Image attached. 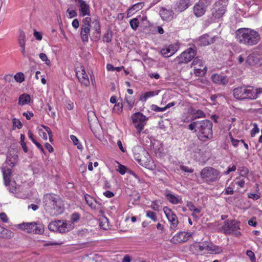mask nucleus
I'll list each match as a JSON object with an SVG mask.
<instances>
[{
  "instance_id": "nucleus-1",
  "label": "nucleus",
  "mask_w": 262,
  "mask_h": 262,
  "mask_svg": "<svg viewBox=\"0 0 262 262\" xmlns=\"http://www.w3.org/2000/svg\"><path fill=\"white\" fill-rule=\"evenodd\" d=\"M235 33L237 41L246 46L255 45L260 39L259 34L257 31L249 28L238 29Z\"/></svg>"
},
{
  "instance_id": "nucleus-2",
  "label": "nucleus",
  "mask_w": 262,
  "mask_h": 262,
  "mask_svg": "<svg viewBox=\"0 0 262 262\" xmlns=\"http://www.w3.org/2000/svg\"><path fill=\"white\" fill-rule=\"evenodd\" d=\"M43 203L45 208L48 211L63 212L64 208L63 202L57 194L48 193L43 195Z\"/></svg>"
},
{
  "instance_id": "nucleus-3",
  "label": "nucleus",
  "mask_w": 262,
  "mask_h": 262,
  "mask_svg": "<svg viewBox=\"0 0 262 262\" xmlns=\"http://www.w3.org/2000/svg\"><path fill=\"white\" fill-rule=\"evenodd\" d=\"M190 250L193 253H197L200 254L205 253L204 251L215 254H221L223 252L222 247L215 245L212 243L208 241L195 243L190 246Z\"/></svg>"
},
{
  "instance_id": "nucleus-4",
  "label": "nucleus",
  "mask_w": 262,
  "mask_h": 262,
  "mask_svg": "<svg viewBox=\"0 0 262 262\" xmlns=\"http://www.w3.org/2000/svg\"><path fill=\"white\" fill-rule=\"evenodd\" d=\"M198 129H196L197 136L200 140L207 141L212 138V122L209 120L199 121Z\"/></svg>"
},
{
  "instance_id": "nucleus-5",
  "label": "nucleus",
  "mask_w": 262,
  "mask_h": 262,
  "mask_svg": "<svg viewBox=\"0 0 262 262\" xmlns=\"http://www.w3.org/2000/svg\"><path fill=\"white\" fill-rule=\"evenodd\" d=\"M233 95L238 100H253L255 95L254 86L248 85L238 86L233 89Z\"/></svg>"
},
{
  "instance_id": "nucleus-6",
  "label": "nucleus",
  "mask_w": 262,
  "mask_h": 262,
  "mask_svg": "<svg viewBox=\"0 0 262 262\" xmlns=\"http://www.w3.org/2000/svg\"><path fill=\"white\" fill-rule=\"evenodd\" d=\"M134 158L142 166L150 169L152 167V160L148 152L143 148L137 147L133 149Z\"/></svg>"
},
{
  "instance_id": "nucleus-7",
  "label": "nucleus",
  "mask_w": 262,
  "mask_h": 262,
  "mask_svg": "<svg viewBox=\"0 0 262 262\" xmlns=\"http://www.w3.org/2000/svg\"><path fill=\"white\" fill-rule=\"evenodd\" d=\"M200 177L204 182L209 184L219 180L220 178V172L213 167H205L201 170Z\"/></svg>"
},
{
  "instance_id": "nucleus-8",
  "label": "nucleus",
  "mask_w": 262,
  "mask_h": 262,
  "mask_svg": "<svg viewBox=\"0 0 262 262\" xmlns=\"http://www.w3.org/2000/svg\"><path fill=\"white\" fill-rule=\"evenodd\" d=\"M228 0H216L211 9L212 17L216 19L222 18L227 11Z\"/></svg>"
},
{
  "instance_id": "nucleus-9",
  "label": "nucleus",
  "mask_w": 262,
  "mask_h": 262,
  "mask_svg": "<svg viewBox=\"0 0 262 262\" xmlns=\"http://www.w3.org/2000/svg\"><path fill=\"white\" fill-rule=\"evenodd\" d=\"M74 226L70 222L66 221H55L51 222L48 225L49 229L51 231L59 233H66L72 229Z\"/></svg>"
},
{
  "instance_id": "nucleus-10",
  "label": "nucleus",
  "mask_w": 262,
  "mask_h": 262,
  "mask_svg": "<svg viewBox=\"0 0 262 262\" xmlns=\"http://www.w3.org/2000/svg\"><path fill=\"white\" fill-rule=\"evenodd\" d=\"M239 222L234 220L225 223L222 227V230L226 234H232L239 237L241 233L239 231Z\"/></svg>"
},
{
  "instance_id": "nucleus-11",
  "label": "nucleus",
  "mask_w": 262,
  "mask_h": 262,
  "mask_svg": "<svg viewBox=\"0 0 262 262\" xmlns=\"http://www.w3.org/2000/svg\"><path fill=\"white\" fill-rule=\"evenodd\" d=\"M16 227L28 233L41 234L43 232V228L35 222L23 223L17 224Z\"/></svg>"
},
{
  "instance_id": "nucleus-12",
  "label": "nucleus",
  "mask_w": 262,
  "mask_h": 262,
  "mask_svg": "<svg viewBox=\"0 0 262 262\" xmlns=\"http://www.w3.org/2000/svg\"><path fill=\"white\" fill-rule=\"evenodd\" d=\"M196 53V47H190L177 56L174 60L178 64L187 63L194 58Z\"/></svg>"
},
{
  "instance_id": "nucleus-13",
  "label": "nucleus",
  "mask_w": 262,
  "mask_h": 262,
  "mask_svg": "<svg viewBox=\"0 0 262 262\" xmlns=\"http://www.w3.org/2000/svg\"><path fill=\"white\" fill-rule=\"evenodd\" d=\"M132 119L135 127L137 129L138 134H140L143 130L148 118L142 113L138 112L133 115Z\"/></svg>"
},
{
  "instance_id": "nucleus-14",
  "label": "nucleus",
  "mask_w": 262,
  "mask_h": 262,
  "mask_svg": "<svg viewBox=\"0 0 262 262\" xmlns=\"http://www.w3.org/2000/svg\"><path fill=\"white\" fill-rule=\"evenodd\" d=\"M91 23L92 19L90 17H86L82 19L80 37L82 42L84 43L87 42L89 41Z\"/></svg>"
},
{
  "instance_id": "nucleus-15",
  "label": "nucleus",
  "mask_w": 262,
  "mask_h": 262,
  "mask_svg": "<svg viewBox=\"0 0 262 262\" xmlns=\"http://www.w3.org/2000/svg\"><path fill=\"white\" fill-rule=\"evenodd\" d=\"M211 1L212 0H200L195 3L193 8L194 15L197 17L204 15Z\"/></svg>"
},
{
  "instance_id": "nucleus-16",
  "label": "nucleus",
  "mask_w": 262,
  "mask_h": 262,
  "mask_svg": "<svg viewBox=\"0 0 262 262\" xmlns=\"http://www.w3.org/2000/svg\"><path fill=\"white\" fill-rule=\"evenodd\" d=\"M192 236V233L184 231L179 232L174 235L170 239V242L174 244L184 243L189 239Z\"/></svg>"
},
{
  "instance_id": "nucleus-17",
  "label": "nucleus",
  "mask_w": 262,
  "mask_h": 262,
  "mask_svg": "<svg viewBox=\"0 0 262 262\" xmlns=\"http://www.w3.org/2000/svg\"><path fill=\"white\" fill-rule=\"evenodd\" d=\"M78 3L79 12L80 16H90L91 14L90 6L83 0H75Z\"/></svg>"
},
{
  "instance_id": "nucleus-18",
  "label": "nucleus",
  "mask_w": 262,
  "mask_h": 262,
  "mask_svg": "<svg viewBox=\"0 0 262 262\" xmlns=\"http://www.w3.org/2000/svg\"><path fill=\"white\" fill-rule=\"evenodd\" d=\"M76 76L81 84L85 86L90 84V80L83 67L81 66L79 70L76 71Z\"/></svg>"
},
{
  "instance_id": "nucleus-19",
  "label": "nucleus",
  "mask_w": 262,
  "mask_h": 262,
  "mask_svg": "<svg viewBox=\"0 0 262 262\" xmlns=\"http://www.w3.org/2000/svg\"><path fill=\"white\" fill-rule=\"evenodd\" d=\"M179 46L178 44H171L161 49V54L165 57H169L173 55L179 49Z\"/></svg>"
},
{
  "instance_id": "nucleus-20",
  "label": "nucleus",
  "mask_w": 262,
  "mask_h": 262,
  "mask_svg": "<svg viewBox=\"0 0 262 262\" xmlns=\"http://www.w3.org/2000/svg\"><path fill=\"white\" fill-rule=\"evenodd\" d=\"M160 15L162 20L170 21L173 18L174 13L172 10L162 8L160 11Z\"/></svg>"
},
{
  "instance_id": "nucleus-21",
  "label": "nucleus",
  "mask_w": 262,
  "mask_h": 262,
  "mask_svg": "<svg viewBox=\"0 0 262 262\" xmlns=\"http://www.w3.org/2000/svg\"><path fill=\"white\" fill-rule=\"evenodd\" d=\"M85 200L87 204L93 209L96 210L100 209L101 204L98 203L93 197L86 194L84 195Z\"/></svg>"
},
{
  "instance_id": "nucleus-22",
  "label": "nucleus",
  "mask_w": 262,
  "mask_h": 262,
  "mask_svg": "<svg viewBox=\"0 0 262 262\" xmlns=\"http://www.w3.org/2000/svg\"><path fill=\"white\" fill-rule=\"evenodd\" d=\"M212 81L219 85H225L228 83V79L226 76L217 74H214L211 76Z\"/></svg>"
},
{
  "instance_id": "nucleus-23",
  "label": "nucleus",
  "mask_w": 262,
  "mask_h": 262,
  "mask_svg": "<svg viewBox=\"0 0 262 262\" xmlns=\"http://www.w3.org/2000/svg\"><path fill=\"white\" fill-rule=\"evenodd\" d=\"M215 41L214 37H210L208 34L201 36L199 40V44L202 46H206L213 43Z\"/></svg>"
},
{
  "instance_id": "nucleus-24",
  "label": "nucleus",
  "mask_w": 262,
  "mask_h": 262,
  "mask_svg": "<svg viewBox=\"0 0 262 262\" xmlns=\"http://www.w3.org/2000/svg\"><path fill=\"white\" fill-rule=\"evenodd\" d=\"M2 170L4 180V183L6 186H8L10 185L11 182L12 170L11 169L5 168H3Z\"/></svg>"
},
{
  "instance_id": "nucleus-25",
  "label": "nucleus",
  "mask_w": 262,
  "mask_h": 262,
  "mask_svg": "<svg viewBox=\"0 0 262 262\" xmlns=\"http://www.w3.org/2000/svg\"><path fill=\"white\" fill-rule=\"evenodd\" d=\"M14 233L0 226V238H11L13 237Z\"/></svg>"
},
{
  "instance_id": "nucleus-26",
  "label": "nucleus",
  "mask_w": 262,
  "mask_h": 262,
  "mask_svg": "<svg viewBox=\"0 0 262 262\" xmlns=\"http://www.w3.org/2000/svg\"><path fill=\"white\" fill-rule=\"evenodd\" d=\"M166 199L171 203L173 204H178L182 203V199L179 196L174 195L170 193L165 194Z\"/></svg>"
},
{
  "instance_id": "nucleus-27",
  "label": "nucleus",
  "mask_w": 262,
  "mask_h": 262,
  "mask_svg": "<svg viewBox=\"0 0 262 262\" xmlns=\"http://www.w3.org/2000/svg\"><path fill=\"white\" fill-rule=\"evenodd\" d=\"M170 223V228L174 229L178 224V219L176 214H165Z\"/></svg>"
},
{
  "instance_id": "nucleus-28",
  "label": "nucleus",
  "mask_w": 262,
  "mask_h": 262,
  "mask_svg": "<svg viewBox=\"0 0 262 262\" xmlns=\"http://www.w3.org/2000/svg\"><path fill=\"white\" fill-rule=\"evenodd\" d=\"M92 29L95 31L94 33L96 37H99L101 34V26L100 23L98 19H94L92 21Z\"/></svg>"
},
{
  "instance_id": "nucleus-29",
  "label": "nucleus",
  "mask_w": 262,
  "mask_h": 262,
  "mask_svg": "<svg viewBox=\"0 0 262 262\" xmlns=\"http://www.w3.org/2000/svg\"><path fill=\"white\" fill-rule=\"evenodd\" d=\"M159 91H149L143 93L140 95L139 100L142 102H145L148 98L158 95Z\"/></svg>"
},
{
  "instance_id": "nucleus-30",
  "label": "nucleus",
  "mask_w": 262,
  "mask_h": 262,
  "mask_svg": "<svg viewBox=\"0 0 262 262\" xmlns=\"http://www.w3.org/2000/svg\"><path fill=\"white\" fill-rule=\"evenodd\" d=\"M30 101V96L28 94L24 93L19 96L18 104L19 105H25L29 104Z\"/></svg>"
},
{
  "instance_id": "nucleus-31",
  "label": "nucleus",
  "mask_w": 262,
  "mask_h": 262,
  "mask_svg": "<svg viewBox=\"0 0 262 262\" xmlns=\"http://www.w3.org/2000/svg\"><path fill=\"white\" fill-rule=\"evenodd\" d=\"M190 5V0H179L177 3V7L182 12L187 9Z\"/></svg>"
},
{
  "instance_id": "nucleus-32",
  "label": "nucleus",
  "mask_w": 262,
  "mask_h": 262,
  "mask_svg": "<svg viewBox=\"0 0 262 262\" xmlns=\"http://www.w3.org/2000/svg\"><path fill=\"white\" fill-rule=\"evenodd\" d=\"M100 227L104 230H106L109 228V222L107 217L104 215H101L98 220Z\"/></svg>"
},
{
  "instance_id": "nucleus-33",
  "label": "nucleus",
  "mask_w": 262,
  "mask_h": 262,
  "mask_svg": "<svg viewBox=\"0 0 262 262\" xmlns=\"http://www.w3.org/2000/svg\"><path fill=\"white\" fill-rule=\"evenodd\" d=\"M194 74L196 76H203L206 73L207 69L206 67L203 66V68L198 67L197 66L194 67Z\"/></svg>"
},
{
  "instance_id": "nucleus-34",
  "label": "nucleus",
  "mask_w": 262,
  "mask_h": 262,
  "mask_svg": "<svg viewBox=\"0 0 262 262\" xmlns=\"http://www.w3.org/2000/svg\"><path fill=\"white\" fill-rule=\"evenodd\" d=\"M124 101L127 104L128 109L131 110L134 106L135 98L132 96H125Z\"/></svg>"
},
{
  "instance_id": "nucleus-35",
  "label": "nucleus",
  "mask_w": 262,
  "mask_h": 262,
  "mask_svg": "<svg viewBox=\"0 0 262 262\" xmlns=\"http://www.w3.org/2000/svg\"><path fill=\"white\" fill-rule=\"evenodd\" d=\"M205 117L206 115L203 111L201 110H194V112L192 114L191 120H194L198 118H205Z\"/></svg>"
},
{
  "instance_id": "nucleus-36",
  "label": "nucleus",
  "mask_w": 262,
  "mask_h": 262,
  "mask_svg": "<svg viewBox=\"0 0 262 262\" xmlns=\"http://www.w3.org/2000/svg\"><path fill=\"white\" fill-rule=\"evenodd\" d=\"M123 110V104L122 102V100L120 101V102H118L117 103L115 104L114 107L113 108V111L114 112L117 114H120Z\"/></svg>"
},
{
  "instance_id": "nucleus-37",
  "label": "nucleus",
  "mask_w": 262,
  "mask_h": 262,
  "mask_svg": "<svg viewBox=\"0 0 262 262\" xmlns=\"http://www.w3.org/2000/svg\"><path fill=\"white\" fill-rule=\"evenodd\" d=\"M70 139L72 141L74 145L76 146L78 149L82 150L83 149V146L79 142V140L74 135H70Z\"/></svg>"
},
{
  "instance_id": "nucleus-38",
  "label": "nucleus",
  "mask_w": 262,
  "mask_h": 262,
  "mask_svg": "<svg viewBox=\"0 0 262 262\" xmlns=\"http://www.w3.org/2000/svg\"><path fill=\"white\" fill-rule=\"evenodd\" d=\"M195 66L201 68H203V67L204 66L203 62L199 57H195L192 62L191 63V67L194 68V67Z\"/></svg>"
},
{
  "instance_id": "nucleus-39",
  "label": "nucleus",
  "mask_w": 262,
  "mask_h": 262,
  "mask_svg": "<svg viewBox=\"0 0 262 262\" xmlns=\"http://www.w3.org/2000/svg\"><path fill=\"white\" fill-rule=\"evenodd\" d=\"M257 62L256 57L253 54H250L247 57L246 62L250 66H253Z\"/></svg>"
},
{
  "instance_id": "nucleus-40",
  "label": "nucleus",
  "mask_w": 262,
  "mask_h": 262,
  "mask_svg": "<svg viewBox=\"0 0 262 262\" xmlns=\"http://www.w3.org/2000/svg\"><path fill=\"white\" fill-rule=\"evenodd\" d=\"M88 119L89 124L91 125L93 122L97 121V117L93 111H89L88 113Z\"/></svg>"
},
{
  "instance_id": "nucleus-41",
  "label": "nucleus",
  "mask_w": 262,
  "mask_h": 262,
  "mask_svg": "<svg viewBox=\"0 0 262 262\" xmlns=\"http://www.w3.org/2000/svg\"><path fill=\"white\" fill-rule=\"evenodd\" d=\"M129 24L131 28L133 30L136 31L139 26V21L137 18H134L130 20Z\"/></svg>"
},
{
  "instance_id": "nucleus-42",
  "label": "nucleus",
  "mask_w": 262,
  "mask_h": 262,
  "mask_svg": "<svg viewBox=\"0 0 262 262\" xmlns=\"http://www.w3.org/2000/svg\"><path fill=\"white\" fill-rule=\"evenodd\" d=\"M15 80L18 83H22L25 81V75L22 72L17 73L14 76Z\"/></svg>"
},
{
  "instance_id": "nucleus-43",
  "label": "nucleus",
  "mask_w": 262,
  "mask_h": 262,
  "mask_svg": "<svg viewBox=\"0 0 262 262\" xmlns=\"http://www.w3.org/2000/svg\"><path fill=\"white\" fill-rule=\"evenodd\" d=\"M186 206L190 211H193L195 213H199L200 212V210L198 209L191 202H187Z\"/></svg>"
},
{
  "instance_id": "nucleus-44",
  "label": "nucleus",
  "mask_w": 262,
  "mask_h": 262,
  "mask_svg": "<svg viewBox=\"0 0 262 262\" xmlns=\"http://www.w3.org/2000/svg\"><path fill=\"white\" fill-rule=\"evenodd\" d=\"M18 43L19 45H26V35L23 31H20L18 37Z\"/></svg>"
},
{
  "instance_id": "nucleus-45",
  "label": "nucleus",
  "mask_w": 262,
  "mask_h": 262,
  "mask_svg": "<svg viewBox=\"0 0 262 262\" xmlns=\"http://www.w3.org/2000/svg\"><path fill=\"white\" fill-rule=\"evenodd\" d=\"M16 157H7L6 159V163L10 167H13L16 164Z\"/></svg>"
},
{
  "instance_id": "nucleus-46",
  "label": "nucleus",
  "mask_w": 262,
  "mask_h": 262,
  "mask_svg": "<svg viewBox=\"0 0 262 262\" xmlns=\"http://www.w3.org/2000/svg\"><path fill=\"white\" fill-rule=\"evenodd\" d=\"M66 12L68 14V17L69 18H72L77 16V13L75 9H71L70 8H68Z\"/></svg>"
},
{
  "instance_id": "nucleus-47",
  "label": "nucleus",
  "mask_w": 262,
  "mask_h": 262,
  "mask_svg": "<svg viewBox=\"0 0 262 262\" xmlns=\"http://www.w3.org/2000/svg\"><path fill=\"white\" fill-rule=\"evenodd\" d=\"M112 39V33L111 31H107L103 36V41L106 42H110Z\"/></svg>"
},
{
  "instance_id": "nucleus-48",
  "label": "nucleus",
  "mask_w": 262,
  "mask_h": 262,
  "mask_svg": "<svg viewBox=\"0 0 262 262\" xmlns=\"http://www.w3.org/2000/svg\"><path fill=\"white\" fill-rule=\"evenodd\" d=\"M12 123L13 128H17L18 129H20L23 127V124L20 121V120L15 118L12 119Z\"/></svg>"
},
{
  "instance_id": "nucleus-49",
  "label": "nucleus",
  "mask_w": 262,
  "mask_h": 262,
  "mask_svg": "<svg viewBox=\"0 0 262 262\" xmlns=\"http://www.w3.org/2000/svg\"><path fill=\"white\" fill-rule=\"evenodd\" d=\"M151 207L155 211H159L160 209L162 208L161 205V203L157 201H155L151 203Z\"/></svg>"
},
{
  "instance_id": "nucleus-50",
  "label": "nucleus",
  "mask_w": 262,
  "mask_h": 262,
  "mask_svg": "<svg viewBox=\"0 0 262 262\" xmlns=\"http://www.w3.org/2000/svg\"><path fill=\"white\" fill-rule=\"evenodd\" d=\"M234 184L233 183H231L228 187H227L225 191V194H232L234 193Z\"/></svg>"
},
{
  "instance_id": "nucleus-51",
  "label": "nucleus",
  "mask_w": 262,
  "mask_h": 262,
  "mask_svg": "<svg viewBox=\"0 0 262 262\" xmlns=\"http://www.w3.org/2000/svg\"><path fill=\"white\" fill-rule=\"evenodd\" d=\"M39 57L42 61L45 62L47 65L50 66L51 64L50 59H48L47 56L45 53H41L39 54Z\"/></svg>"
},
{
  "instance_id": "nucleus-52",
  "label": "nucleus",
  "mask_w": 262,
  "mask_h": 262,
  "mask_svg": "<svg viewBox=\"0 0 262 262\" xmlns=\"http://www.w3.org/2000/svg\"><path fill=\"white\" fill-rule=\"evenodd\" d=\"M41 126L44 129L46 130V131L47 132V134H48L49 135V140L51 142H53V135H52V131L50 129V127L47 126H45L44 125H41Z\"/></svg>"
},
{
  "instance_id": "nucleus-53",
  "label": "nucleus",
  "mask_w": 262,
  "mask_h": 262,
  "mask_svg": "<svg viewBox=\"0 0 262 262\" xmlns=\"http://www.w3.org/2000/svg\"><path fill=\"white\" fill-rule=\"evenodd\" d=\"M181 121L184 123L189 122L191 120V118H190V116L188 113H184L183 115L181 117Z\"/></svg>"
},
{
  "instance_id": "nucleus-54",
  "label": "nucleus",
  "mask_w": 262,
  "mask_h": 262,
  "mask_svg": "<svg viewBox=\"0 0 262 262\" xmlns=\"http://www.w3.org/2000/svg\"><path fill=\"white\" fill-rule=\"evenodd\" d=\"M249 173V169L246 167L243 166L239 169V175L243 177H246Z\"/></svg>"
},
{
  "instance_id": "nucleus-55",
  "label": "nucleus",
  "mask_w": 262,
  "mask_h": 262,
  "mask_svg": "<svg viewBox=\"0 0 262 262\" xmlns=\"http://www.w3.org/2000/svg\"><path fill=\"white\" fill-rule=\"evenodd\" d=\"M38 134L39 135V136L42 137V138L45 140H47V139H48V136H47V132L46 131V130L45 129V130L42 129V128H38Z\"/></svg>"
},
{
  "instance_id": "nucleus-56",
  "label": "nucleus",
  "mask_w": 262,
  "mask_h": 262,
  "mask_svg": "<svg viewBox=\"0 0 262 262\" xmlns=\"http://www.w3.org/2000/svg\"><path fill=\"white\" fill-rule=\"evenodd\" d=\"M235 184L240 188H243L245 186V181L244 179L236 178L235 179Z\"/></svg>"
},
{
  "instance_id": "nucleus-57",
  "label": "nucleus",
  "mask_w": 262,
  "mask_h": 262,
  "mask_svg": "<svg viewBox=\"0 0 262 262\" xmlns=\"http://www.w3.org/2000/svg\"><path fill=\"white\" fill-rule=\"evenodd\" d=\"M151 110L156 112H164L166 110L165 106L160 107L156 104H152L151 105Z\"/></svg>"
},
{
  "instance_id": "nucleus-58",
  "label": "nucleus",
  "mask_w": 262,
  "mask_h": 262,
  "mask_svg": "<svg viewBox=\"0 0 262 262\" xmlns=\"http://www.w3.org/2000/svg\"><path fill=\"white\" fill-rule=\"evenodd\" d=\"M259 129L256 123H254L253 128L251 130V137H254L256 134L259 133Z\"/></svg>"
},
{
  "instance_id": "nucleus-59",
  "label": "nucleus",
  "mask_w": 262,
  "mask_h": 262,
  "mask_svg": "<svg viewBox=\"0 0 262 262\" xmlns=\"http://www.w3.org/2000/svg\"><path fill=\"white\" fill-rule=\"evenodd\" d=\"M229 137L232 146L234 147H237L240 142L239 140L234 139L230 133L229 134Z\"/></svg>"
},
{
  "instance_id": "nucleus-60",
  "label": "nucleus",
  "mask_w": 262,
  "mask_h": 262,
  "mask_svg": "<svg viewBox=\"0 0 262 262\" xmlns=\"http://www.w3.org/2000/svg\"><path fill=\"white\" fill-rule=\"evenodd\" d=\"M79 219V214H72L71 217V221L70 222V224L73 225V224L77 222Z\"/></svg>"
},
{
  "instance_id": "nucleus-61",
  "label": "nucleus",
  "mask_w": 262,
  "mask_h": 262,
  "mask_svg": "<svg viewBox=\"0 0 262 262\" xmlns=\"http://www.w3.org/2000/svg\"><path fill=\"white\" fill-rule=\"evenodd\" d=\"M119 164V166H118V167L117 168V171L122 175H123L125 173H126V167L123 165H121L120 164V163H118Z\"/></svg>"
},
{
  "instance_id": "nucleus-62",
  "label": "nucleus",
  "mask_w": 262,
  "mask_h": 262,
  "mask_svg": "<svg viewBox=\"0 0 262 262\" xmlns=\"http://www.w3.org/2000/svg\"><path fill=\"white\" fill-rule=\"evenodd\" d=\"M247 255L250 258L252 262H255V256L254 252L251 250H247L246 252Z\"/></svg>"
},
{
  "instance_id": "nucleus-63",
  "label": "nucleus",
  "mask_w": 262,
  "mask_h": 262,
  "mask_svg": "<svg viewBox=\"0 0 262 262\" xmlns=\"http://www.w3.org/2000/svg\"><path fill=\"white\" fill-rule=\"evenodd\" d=\"M199 121H194L190 124L188 126V128L190 130H194L196 132V129H198V124Z\"/></svg>"
},
{
  "instance_id": "nucleus-64",
  "label": "nucleus",
  "mask_w": 262,
  "mask_h": 262,
  "mask_svg": "<svg viewBox=\"0 0 262 262\" xmlns=\"http://www.w3.org/2000/svg\"><path fill=\"white\" fill-rule=\"evenodd\" d=\"M254 91L255 95L254 97V100H255L257 98L259 94H262V88H259L255 89L254 87Z\"/></svg>"
}]
</instances>
